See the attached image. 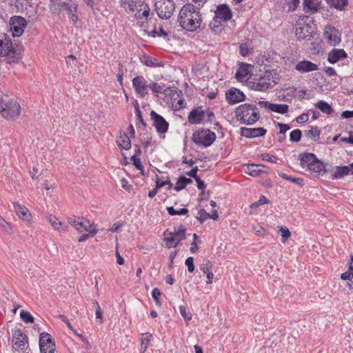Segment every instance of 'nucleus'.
I'll list each match as a JSON object with an SVG mask.
<instances>
[{"label": "nucleus", "instance_id": "obj_1", "mask_svg": "<svg viewBox=\"0 0 353 353\" xmlns=\"http://www.w3.org/2000/svg\"><path fill=\"white\" fill-rule=\"evenodd\" d=\"M178 21L181 27L188 31L198 29L201 23L200 10L192 4H186L179 12Z\"/></svg>", "mask_w": 353, "mask_h": 353}, {"label": "nucleus", "instance_id": "obj_2", "mask_svg": "<svg viewBox=\"0 0 353 353\" xmlns=\"http://www.w3.org/2000/svg\"><path fill=\"white\" fill-rule=\"evenodd\" d=\"M276 74L274 70H266L263 75L248 79V84L252 90L264 92L272 86V83H276Z\"/></svg>", "mask_w": 353, "mask_h": 353}, {"label": "nucleus", "instance_id": "obj_3", "mask_svg": "<svg viewBox=\"0 0 353 353\" xmlns=\"http://www.w3.org/2000/svg\"><path fill=\"white\" fill-rule=\"evenodd\" d=\"M236 117L241 123L252 125L259 119L258 108L252 105L245 103L239 105L235 111Z\"/></svg>", "mask_w": 353, "mask_h": 353}, {"label": "nucleus", "instance_id": "obj_4", "mask_svg": "<svg viewBox=\"0 0 353 353\" xmlns=\"http://www.w3.org/2000/svg\"><path fill=\"white\" fill-rule=\"evenodd\" d=\"M21 107L17 101L9 99L8 95L0 96V112L7 119H14L20 114Z\"/></svg>", "mask_w": 353, "mask_h": 353}, {"label": "nucleus", "instance_id": "obj_5", "mask_svg": "<svg viewBox=\"0 0 353 353\" xmlns=\"http://www.w3.org/2000/svg\"><path fill=\"white\" fill-rule=\"evenodd\" d=\"M185 228L181 225L177 229L174 228V232H169L168 230L164 232V241L165 247L168 248L176 247L181 241L185 239Z\"/></svg>", "mask_w": 353, "mask_h": 353}, {"label": "nucleus", "instance_id": "obj_6", "mask_svg": "<svg viewBox=\"0 0 353 353\" xmlns=\"http://www.w3.org/2000/svg\"><path fill=\"white\" fill-rule=\"evenodd\" d=\"M69 223L79 232H88L91 235L97 233L94 226L84 217L74 216L68 219Z\"/></svg>", "mask_w": 353, "mask_h": 353}, {"label": "nucleus", "instance_id": "obj_7", "mask_svg": "<svg viewBox=\"0 0 353 353\" xmlns=\"http://www.w3.org/2000/svg\"><path fill=\"white\" fill-rule=\"evenodd\" d=\"M215 133L210 130H201L194 132L192 135V141L199 145L208 147L214 141Z\"/></svg>", "mask_w": 353, "mask_h": 353}, {"label": "nucleus", "instance_id": "obj_8", "mask_svg": "<svg viewBox=\"0 0 353 353\" xmlns=\"http://www.w3.org/2000/svg\"><path fill=\"white\" fill-rule=\"evenodd\" d=\"M155 10L158 16L161 19H169L175 9L172 0H157L155 3Z\"/></svg>", "mask_w": 353, "mask_h": 353}, {"label": "nucleus", "instance_id": "obj_9", "mask_svg": "<svg viewBox=\"0 0 353 353\" xmlns=\"http://www.w3.org/2000/svg\"><path fill=\"white\" fill-rule=\"evenodd\" d=\"M39 348L41 353H54L55 341L48 332H41L39 335Z\"/></svg>", "mask_w": 353, "mask_h": 353}, {"label": "nucleus", "instance_id": "obj_10", "mask_svg": "<svg viewBox=\"0 0 353 353\" xmlns=\"http://www.w3.org/2000/svg\"><path fill=\"white\" fill-rule=\"evenodd\" d=\"M12 347L15 351H23L28 343V336L21 329H16L12 334Z\"/></svg>", "mask_w": 353, "mask_h": 353}, {"label": "nucleus", "instance_id": "obj_11", "mask_svg": "<svg viewBox=\"0 0 353 353\" xmlns=\"http://www.w3.org/2000/svg\"><path fill=\"white\" fill-rule=\"evenodd\" d=\"M26 26V20L21 16H14L10 19V30L14 37H20Z\"/></svg>", "mask_w": 353, "mask_h": 353}, {"label": "nucleus", "instance_id": "obj_12", "mask_svg": "<svg viewBox=\"0 0 353 353\" xmlns=\"http://www.w3.org/2000/svg\"><path fill=\"white\" fill-rule=\"evenodd\" d=\"M132 85L137 94L143 98L148 94V84L142 76H137L132 79Z\"/></svg>", "mask_w": 353, "mask_h": 353}, {"label": "nucleus", "instance_id": "obj_13", "mask_svg": "<svg viewBox=\"0 0 353 353\" xmlns=\"http://www.w3.org/2000/svg\"><path fill=\"white\" fill-rule=\"evenodd\" d=\"M150 116L153 121V125L156 128L157 131L161 134L166 132L168 129V123L163 117L158 114L154 110L151 112Z\"/></svg>", "mask_w": 353, "mask_h": 353}, {"label": "nucleus", "instance_id": "obj_14", "mask_svg": "<svg viewBox=\"0 0 353 353\" xmlns=\"http://www.w3.org/2000/svg\"><path fill=\"white\" fill-rule=\"evenodd\" d=\"M324 36L327 42L332 46H336L341 41L339 32L332 26H325L324 30Z\"/></svg>", "mask_w": 353, "mask_h": 353}, {"label": "nucleus", "instance_id": "obj_15", "mask_svg": "<svg viewBox=\"0 0 353 353\" xmlns=\"http://www.w3.org/2000/svg\"><path fill=\"white\" fill-rule=\"evenodd\" d=\"M77 3L74 1H70L69 2H63L61 4V9L66 11L70 15V19L74 23L78 21L77 15Z\"/></svg>", "mask_w": 353, "mask_h": 353}, {"label": "nucleus", "instance_id": "obj_16", "mask_svg": "<svg viewBox=\"0 0 353 353\" xmlns=\"http://www.w3.org/2000/svg\"><path fill=\"white\" fill-rule=\"evenodd\" d=\"M226 99L230 104L241 102L245 100L244 94L236 88H231L225 94Z\"/></svg>", "mask_w": 353, "mask_h": 353}, {"label": "nucleus", "instance_id": "obj_17", "mask_svg": "<svg viewBox=\"0 0 353 353\" xmlns=\"http://www.w3.org/2000/svg\"><path fill=\"white\" fill-rule=\"evenodd\" d=\"M215 18L223 21L230 20L232 18L231 10L225 4L219 5L215 11Z\"/></svg>", "mask_w": 353, "mask_h": 353}, {"label": "nucleus", "instance_id": "obj_18", "mask_svg": "<svg viewBox=\"0 0 353 353\" xmlns=\"http://www.w3.org/2000/svg\"><path fill=\"white\" fill-rule=\"evenodd\" d=\"M266 133V130L263 128H241V135L247 138H254L257 137L264 136Z\"/></svg>", "mask_w": 353, "mask_h": 353}, {"label": "nucleus", "instance_id": "obj_19", "mask_svg": "<svg viewBox=\"0 0 353 353\" xmlns=\"http://www.w3.org/2000/svg\"><path fill=\"white\" fill-rule=\"evenodd\" d=\"M296 70L299 72H309L316 71L319 69L318 65L310 61L303 60L298 62L295 65Z\"/></svg>", "mask_w": 353, "mask_h": 353}, {"label": "nucleus", "instance_id": "obj_20", "mask_svg": "<svg viewBox=\"0 0 353 353\" xmlns=\"http://www.w3.org/2000/svg\"><path fill=\"white\" fill-rule=\"evenodd\" d=\"M205 119V111L201 109L192 110L188 115V121L192 124L202 123Z\"/></svg>", "mask_w": 353, "mask_h": 353}, {"label": "nucleus", "instance_id": "obj_21", "mask_svg": "<svg viewBox=\"0 0 353 353\" xmlns=\"http://www.w3.org/2000/svg\"><path fill=\"white\" fill-rule=\"evenodd\" d=\"M13 206L17 215L20 219L27 221H29L30 220L31 214L30 213L28 209L26 206L21 205L18 202H14Z\"/></svg>", "mask_w": 353, "mask_h": 353}, {"label": "nucleus", "instance_id": "obj_22", "mask_svg": "<svg viewBox=\"0 0 353 353\" xmlns=\"http://www.w3.org/2000/svg\"><path fill=\"white\" fill-rule=\"evenodd\" d=\"M308 170L314 173L316 176L322 175L330 172L326 165L317 159L312 165L307 168Z\"/></svg>", "mask_w": 353, "mask_h": 353}, {"label": "nucleus", "instance_id": "obj_23", "mask_svg": "<svg viewBox=\"0 0 353 353\" xmlns=\"http://www.w3.org/2000/svg\"><path fill=\"white\" fill-rule=\"evenodd\" d=\"M321 3V0H303V10L307 14L316 12Z\"/></svg>", "mask_w": 353, "mask_h": 353}, {"label": "nucleus", "instance_id": "obj_24", "mask_svg": "<svg viewBox=\"0 0 353 353\" xmlns=\"http://www.w3.org/2000/svg\"><path fill=\"white\" fill-rule=\"evenodd\" d=\"M3 57H6V63L10 65L17 63L22 59L21 52L17 48H14Z\"/></svg>", "mask_w": 353, "mask_h": 353}, {"label": "nucleus", "instance_id": "obj_25", "mask_svg": "<svg viewBox=\"0 0 353 353\" xmlns=\"http://www.w3.org/2000/svg\"><path fill=\"white\" fill-rule=\"evenodd\" d=\"M301 165L303 168H310L318 159L312 153H304L299 156Z\"/></svg>", "mask_w": 353, "mask_h": 353}, {"label": "nucleus", "instance_id": "obj_26", "mask_svg": "<svg viewBox=\"0 0 353 353\" xmlns=\"http://www.w3.org/2000/svg\"><path fill=\"white\" fill-rule=\"evenodd\" d=\"M346 57L345 51L342 49H334L328 54V61L335 63L341 59Z\"/></svg>", "mask_w": 353, "mask_h": 353}, {"label": "nucleus", "instance_id": "obj_27", "mask_svg": "<svg viewBox=\"0 0 353 353\" xmlns=\"http://www.w3.org/2000/svg\"><path fill=\"white\" fill-rule=\"evenodd\" d=\"M14 48L10 39H0V56L8 54Z\"/></svg>", "mask_w": 353, "mask_h": 353}, {"label": "nucleus", "instance_id": "obj_28", "mask_svg": "<svg viewBox=\"0 0 353 353\" xmlns=\"http://www.w3.org/2000/svg\"><path fill=\"white\" fill-rule=\"evenodd\" d=\"M304 133L305 137L312 139L314 141H317L320 139L321 130L317 127L310 125Z\"/></svg>", "mask_w": 353, "mask_h": 353}, {"label": "nucleus", "instance_id": "obj_29", "mask_svg": "<svg viewBox=\"0 0 353 353\" xmlns=\"http://www.w3.org/2000/svg\"><path fill=\"white\" fill-rule=\"evenodd\" d=\"M118 145L123 149H129L131 147V141L130 137L125 134H121L117 139Z\"/></svg>", "mask_w": 353, "mask_h": 353}, {"label": "nucleus", "instance_id": "obj_30", "mask_svg": "<svg viewBox=\"0 0 353 353\" xmlns=\"http://www.w3.org/2000/svg\"><path fill=\"white\" fill-rule=\"evenodd\" d=\"M347 174H350V169L348 165L345 166H336L335 171L332 174V179H340Z\"/></svg>", "mask_w": 353, "mask_h": 353}, {"label": "nucleus", "instance_id": "obj_31", "mask_svg": "<svg viewBox=\"0 0 353 353\" xmlns=\"http://www.w3.org/2000/svg\"><path fill=\"white\" fill-rule=\"evenodd\" d=\"M295 34L299 39H310L311 37L308 32L307 26L296 28Z\"/></svg>", "mask_w": 353, "mask_h": 353}, {"label": "nucleus", "instance_id": "obj_32", "mask_svg": "<svg viewBox=\"0 0 353 353\" xmlns=\"http://www.w3.org/2000/svg\"><path fill=\"white\" fill-rule=\"evenodd\" d=\"M263 165L251 164L248 165L245 169V173L253 176H256L261 172V168H263Z\"/></svg>", "mask_w": 353, "mask_h": 353}, {"label": "nucleus", "instance_id": "obj_33", "mask_svg": "<svg viewBox=\"0 0 353 353\" xmlns=\"http://www.w3.org/2000/svg\"><path fill=\"white\" fill-rule=\"evenodd\" d=\"M289 107L286 104L272 103L270 110L279 114H285L288 112Z\"/></svg>", "mask_w": 353, "mask_h": 353}, {"label": "nucleus", "instance_id": "obj_34", "mask_svg": "<svg viewBox=\"0 0 353 353\" xmlns=\"http://www.w3.org/2000/svg\"><path fill=\"white\" fill-rule=\"evenodd\" d=\"M316 107L318 108L322 112L330 114L333 109L327 103L324 101H320L316 104Z\"/></svg>", "mask_w": 353, "mask_h": 353}, {"label": "nucleus", "instance_id": "obj_35", "mask_svg": "<svg viewBox=\"0 0 353 353\" xmlns=\"http://www.w3.org/2000/svg\"><path fill=\"white\" fill-rule=\"evenodd\" d=\"M327 3L336 9L341 10L347 5V0H326Z\"/></svg>", "mask_w": 353, "mask_h": 353}, {"label": "nucleus", "instance_id": "obj_36", "mask_svg": "<svg viewBox=\"0 0 353 353\" xmlns=\"http://www.w3.org/2000/svg\"><path fill=\"white\" fill-rule=\"evenodd\" d=\"M248 74V71L246 68H240L236 72L235 77L238 81H244Z\"/></svg>", "mask_w": 353, "mask_h": 353}, {"label": "nucleus", "instance_id": "obj_37", "mask_svg": "<svg viewBox=\"0 0 353 353\" xmlns=\"http://www.w3.org/2000/svg\"><path fill=\"white\" fill-rule=\"evenodd\" d=\"M167 210L168 214L171 216L184 215L188 213V210L187 208H181L176 210L173 207H168Z\"/></svg>", "mask_w": 353, "mask_h": 353}, {"label": "nucleus", "instance_id": "obj_38", "mask_svg": "<svg viewBox=\"0 0 353 353\" xmlns=\"http://www.w3.org/2000/svg\"><path fill=\"white\" fill-rule=\"evenodd\" d=\"M20 317L22 319V321L26 323L34 322L33 316L30 314V312L28 311L21 310L20 312Z\"/></svg>", "mask_w": 353, "mask_h": 353}, {"label": "nucleus", "instance_id": "obj_39", "mask_svg": "<svg viewBox=\"0 0 353 353\" xmlns=\"http://www.w3.org/2000/svg\"><path fill=\"white\" fill-rule=\"evenodd\" d=\"M302 132L300 130H294L290 132V140L293 142H298L301 140Z\"/></svg>", "mask_w": 353, "mask_h": 353}, {"label": "nucleus", "instance_id": "obj_40", "mask_svg": "<svg viewBox=\"0 0 353 353\" xmlns=\"http://www.w3.org/2000/svg\"><path fill=\"white\" fill-rule=\"evenodd\" d=\"M210 214L208 213L205 210L201 209L196 216V219L203 223L205 220L210 219Z\"/></svg>", "mask_w": 353, "mask_h": 353}, {"label": "nucleus", "instance_id": "obj_41", "mask_svg": "<svg viewBox=\"0 0 353 353\" xmlns=\"http://www.w3.org/2000/svg\"><path fill=\"white\" fill-rule=\"evenodd\" d=\"M0 227L3 229V230L8 232V234L11 233L12 227H11L10 223L7 222L1 215H0Z\"/></svg>", "mask_w": 353, "mask_h": 353}, {"label": "nucleus", "instance_id": "obj_42", "mask_svg": "<svg viewBox=\"0 0 353 353\" xmlns=\"http://www.w3.org/2000/svg\"><path fill=\"white\" fill-rule=\"evenodd\" d=\"M49 221L52 224V227L55 230H59L60 227L62 225V223L59 221V219L54 216L50 215L48 217Z\"/></svg>", "mask_w": 353, "mask_h": 353}, {"label": "nucleus", "instance_id": "obj_43", "mask_svg": "<svg viewBox=\"0 0 353 353\" xmlns=\"http://www.w3.org/2000/svg\"><path fill=\"white\" fill-rule=\"evenodd\" d=\"M279 232L282 236V242H285L291 236V232L286 227H281L279 228Z\"/></svg>", "mask_w": 353, "mask_h": 353}, {"label": "nucleus", "instance_id": "obj_44", "mask_svg": "<svg viewBox=\"0 0 353 353\" xmlns=\"http://www.w3.org/2000/svg\"><path fill=\"white\" fill-rule=\"evenodd\" d=\"M149 88L151 89V90L157 94L163 92V88L159 84H157L155 82H151L148 84Z\"/></svg>", "mask_w": 353, "mask_h": 353}, {"label": "nucleus", "instance_id": "obj_45", "mask_svg": "<svg viewBox=\"0 0 353 353\" xmlns=\"http://www.w3.org/2000/svg\"><path fill=\"white\" fill-rule=\"evenodd\" d=\"M131 160L133 162V165L141 171V173L143 174V166L141 164V160L137 158L134 155L132 156Z\"/></svg>", "mask_w": 353, "mask_h": 353}, {"label": "nucleus", "instance_id": "obj_46", "mask_svg": "<svg viewBox=\"0 0 353 353\" xmlns=\"http://www.w3.org/2000/svg\"><path fill=\"white\" fill-rule=\"evenodd\" d=\"M161 295V293L160 292V290L155 288L152 290V298L154 299L155 301V303L157 305H161V302H160V300H159V298Z\"/></svg>", "mask_w": 353, "mask_h": 353}, {"label": "nucleus", "instance_id": "obj_47", "mask_svg": "<svg viewBox=\"0 0 353 353\" xmlns=\"http://www.w3.org/2000/svg\"><path fill=\"white\" fill-rule=\"evenodd\" d=\"M212 263L210 261H208L200 265V269L204 274H208V272H211L210 270L212 269Z\"/></svg>", "mask_w": 353, "mask_h": 353}, {"label": "nucleus", "instance_id": "obj_48", "mask_svg": "<svg viewBox=\"0 0 353 353\" xmlns=\"http://www.w3.org/2000/svg\"><path fill=\"white\" fill-rule=\"evenodd\" d=\"M268 203V200L264 196H261L257 201H256L250 205V208H256L259 206H260L263 204H265V203Z\"/></svg>", "mask_w": 353, "mask_h": 353}, {"label": "nucleus", "instance_id": "obj_49", "mask_svg": "<svg viewBox=\"0 0 353 353\" xmlns=\"http://www.w3.org/2000/svg\"><path fill=\"white\" fill-rule=\"evenodd\" d=\"M58 318L59 319H61L63 323H65L66 324L67 327L70 330H72L75 334H77L76 330H74L73 326L72 325V324L70 323L68 319L65 315L59 314L58 316Z\"/></svg>", "mask_w": 353, "mask_h": 353}, {"label": "nucleus", "instance_id": "obj_50", "mask_svg": "<svg viewBox=\"0 0 353 353\" xmlns=\"http://www.w3.org/2000/svg\"><path fill=\"white\" fill-rule=\"evenodd\" d=\"M152 338L151 335L145 334L141 338V347L143 348L144 351L147 348L148 343L150 341Z\"/></svg>", "mask_w": 353, "mask_h": 353}, {"label": "nucleus", "instance_id": "obj_51", "mask_svg": "<svg viewBox=\"0 0 353 353\" xmlns=\"http://www.w3.org/2000/svg\"><path fill=\"white\" fill-rule=\"evenodd\" d=\"M185 263L188 266V270L190 272H192L194 270L193 257L190 256L187 258Z\"/></svg>", "mask_w": 353, "mask_h": 353}, {"label": "nucleus", "instance_id": "obj_52", "mask_svg": "<svg viewBox=\"0 0 353 353\" xmlns=\"http://www.w3.org/2000/svg\"><path fill=\"white\" fill-rule=\"evenodd\" d=\"M261 157H262L263 160H265V161H267L269 162H272V163H276V161H277L276 157L270 154H263L261 155Z\"/></svg>", "mask_w": 353, "mask_h": 353}, {"label": "nucleus", "instance_id": "obj_53", "mask_svg": "<svg viewBox=\"0 0 353 353\" xmlns=\"http://www.w3.org/2000/svg\"><path fill=\"white\" fill-rule=\"evenodd\" d=\"M179 311L181 316L184 318L185 320L190 321L192 319L191 314H188L185 311V307L183 305L179 307Z\"/></svg>", "mask_w": 353, "mask_h": 353}, {"label": "nucleus", "instance_id": "obj_54", "mask_svg": "<svg viewBox=\"0 0 353 353\" xmlns=\"http://www.w3.org/2000/svg\"><path fill=\"white\" fill-rule=\"evenodd\" d=\"M150 34L152 37H155L156 35H157V36H161V35L167 36L168 34V33L163 30V27H160L159 28V32H158L155 29H154L153 30H152L150 32Z\"/></svg>", "mask_w": 353, "mask_h": 353}, {"label": "nucleus", "instance_id": "obj_55", "mask_svg": "<svg viewBox=\"0 0 353 353\" xmlns=\"http://www.w3.org/2000/svg\"><path fill=\"white\" fill-rule=\"evenodd\" d=\"M134 108H135V110H136V114H137L138 120L139 121L140 123H141L142 124L145 125V123L143 122V119L142 115H141V110L139 108V103L137 102H136V103L134 105Z\"/></svg>", "mask_w": 353, "mask_h": 353}, {"label": "nucleus", "instance_id": "obj_56", "mask_svg": "<svg viewBox=\"0 0 353 353\" xmlns=\"http://www.w3.org/2000/svg\"><path fill=\"white\" fill-rule=\"evenodd\" d=\"M65 61L68 65H70L72 68L75 65L76 57L75 56L70 54L65 58Z\"/></svg>", "mask_w": 353, "mask_h": 353}, {"label": "nucleus", "instance_id": "obj_57", "mask_svg": "<svg viewBox=\"0 0 353 353\" xmlns=\"http://www.w3.org/2000/svg\"><path fill=\"white\" fill-rule=\"evenodd\" d=\"M289 8L292 10H295L299 4V0H288Z\"/></svg>", "mask_w": 353, "mask_h": 353}, {"label": "nucleus", "instance_id": "obj_58", "mask_svg": "<svg viewBox=\"0 0 353 353\" xmlns=\"http://www.w3.org/2000/svg\"><path fill=\"white\" fill-rule=\"evenodd\" d=\"M308 119H309V115L307 114H303L299 116L296 119V121L299 123H302L307 122Z\"/></svg>", "mask_w": 353, "mask_h": 353}, {"label": "nucleus", "instance_id": "obj_59", "mask_svg": "<svg viewBox=\"0 0 353 353\" xmlns=\"http://www.w3.org/2000/svg\"><path fill=\"white\" fill-rule=\"evenodd\" d=\"M353 277V272L351 271H347L341 275V279L343 280H351Z\"/></svg>", "mask_w": 353, "mask_h": 353}, {"label": "nucleus", "instance_id": "obj_60", "mask_svg": "<svg viewBox=\"0 0 353 353\" xmlns=\"http://www.w3.org/2000/svg\"><path fill=\"white\" fill-rule=\"evenodd\" d=\"M197 172H198V167L196 166V167L193 168L190 171L188 172L187 174L189 176L192 177L196 180V179L199 178L197 175Z\"/></svg>", "mask_w": 353, "mask_h": 353}, {"label": "nucleus", "instance_id": "obj_61", "mask_svg": "<svg viewBox=\"0 0 353 353\" xmlns=\"http://www.w3.org/2000/svg\"><path fill=\"white\" fill-rule=\"evenodd\" d=\"M277 125L279 127V133L280 134H285L286 132V131H288L290 129L289 125L287 124L278 123Z\"/></svg>", "mask_w": 353, "mask_h": 353}, {"label": "nucleus", "instance_id": "obj_62", "mask_svg": "<svg viewBox=\"0 0 353 353\" xmlns=\"http://www.w3.org/2000/svg\"><path fill=\"white\" fill-rule=\"evenodd\" d=\"M116 257H117V262L119 265H123L124 263V259L120 255L118 250V244L117 243L116 247Z\"/></svg>", "mask_w": 353, "mask_h": 353}, {"label": "nucleus", "instance_id": "obj_63", "mask_svg": "<svg viewBox=\"0 0 353 353\" xmlns=\"http://www.w3.org/2000/svg\"><path fill=\"white\" fill-rule=\"evenodd\" d=\"M150 16V9L145 6V9L143 11L141 14H139L137 18L142 19L145 18V19H148V17Z\"/></svg>", "mask_w": 353, "mask_h": 353}, {"label": "nucleus", "instance_id": "obj_64", "mask_svg": "<svg viewBox=\"0 0 353 353\" xmlns=\"http://www.w3.org/2000/svg\"><path fill=\"white\" fill-rule=\"evenodd\" d=\"M156 61L157 59L148 57L144 63L148 66H154L157 65Z\"/></svg>", "mask_w": 353, "mask_h": 353}]
</instances>
